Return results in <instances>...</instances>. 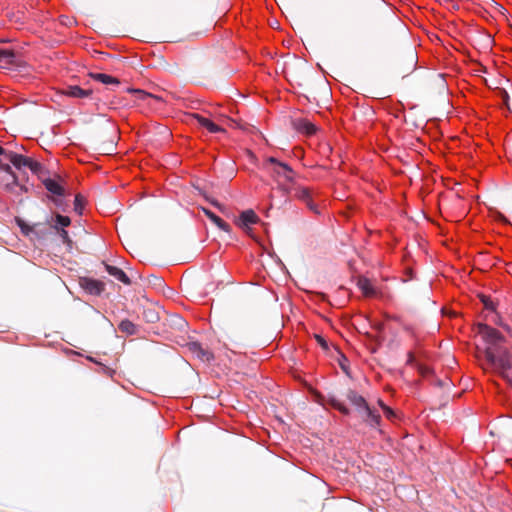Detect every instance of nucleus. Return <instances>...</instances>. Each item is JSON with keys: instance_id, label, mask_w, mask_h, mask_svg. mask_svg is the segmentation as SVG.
Instances as JSON below:
<instances>
[{"instance_id": "obj_8", "label": "nucleus", "mask_w": 512, "mask_h": 512, "mask_svg": "<svg viewBox=\"0 0 512 512\" xmlns=\"http://www.w3.org/2000/svg\"><path fill=\"white\" fill-rule=\"evenodd\" d=\"M42 183L45 186V188L53 195V196H59L63 197L65 194V189L62 186V184L53 178H45L42 179Z\"/></svg>"}, {"instance_id": "obj_37", "label": "nucleus", "mask_w": 512, "mask_h": 512, "mask_svg": "<svg viewBox=\"0 0 512 512\" xmlns=\"http://www.w3.org/2000/svg\"><path fill=\"white\" fill-rule=\"evenodd\" d=\"M378 404L382 408V410L384 411V407L387 406V405L382 400H378Z\"/></svg>"}, {"instance_id": "obj_20", "label": "nucleus", "mask_w": 512, "mask_h": 512, "mask_svg": "<svg viewBox=\"0 0 512 512\" xmlns=\"http://www.w3.org/2000/svg\"><path fill=\"white\" fill-rule=\"evenodd\" d=\"M240 220L244 226H250L256 224L259 221V217L253 210L248 209L241 213Z\"/></svg>"}, {"instance_id": "obj_27", "label": "nucleus", "mask_w": 512, "mask_h": 512, "mask_svg": "<svg viewBox=\"0 0 512 512\" xmlns=\"http://www.w3.org/2000/svg\"><path fill=\"white\" fill-rule=\"evenodd\" d=\"M50 200L54 203V205L62 210H65L64 209V205H65V202H64V199L63 197H59V196H52L50 197Z\"/></svg>"}, {"instance_id": "obj_33", "label": "nucleus", "mask_w": 512, "mask_h": 512, "mask_svg": "<svg viewBox=\"0 0 512 512\" xmlns=\"http://www.w3.org/2000/svg\"><path fill=\"white\" fill-rule=\"evenodd\" d=\"M315 338L319 345H321L324 349H328V343L321 335H315Z\"/></svg>"}, {"instance_id": "obj_9", "label": "nucleus", "mask_w": 512, "mask_h": 512, "mask_svg": "<svg viewBox=\"0 0 512 512\" xmlns=\"http://www.w3.org/2000/svg\"><path fill=\"white\" fill-rule=\"evenodd\" d=\"M64 95L72 98H87L92 94L91 89H83L78 85H69L63 91Z\"/></svg>"}, {"instance_id": "obj_40", "label": "nucleus", "mask_w": 512, "mask_h": 512, "mask_svg": "<svg viewBox=\"0 0 512 512\" xmlns=\"http://www.w3.org/2000/svg\"><path fill=\"white\" fill-rule=\"evenodd\" d=\"M341 367H342V369H343L345 372H347V370H346V364H342V363H341Z\"/></svg>"}, {"instance_id": "obj_36", "label": "nucleus", "mask_w": 512, "mask_h": 512, "mask_svg": "<svg viewBox=\"0 0 512 512\" xmlns=\"http://www.w3.org/2000/svg\"><path fill=\"white\" fill-rule=\"evenodd\" d=\"M209 201H210V203H211L213 206L218 207V208L220 207V204H219L216 200H209Z\"/></svg>"}, {"instance_id": "obj_21", "label": "nucleus", "mask_w": 512, "mask_h": 512, "mask_svg": "<svg viewBox=\"0 0 512 512\" xmlns=\"http://www.w3.org/2000/svg\"><path fill=\"white\" fill-rule=\"evenodd\" d=\"M118 328L122 333H125L126 335H135L138 331L137 326L128 319L122 320L119 323Z\"/></svg>"}, {"instance_id": "obj_22", "label": "nucleus", "mask_w": 512, "mask_h": 512, "mask_svg": "<svg viewBox=\"0 0 512 512\" xmlns=\"http://www.w3.org/2000/svg\"><path fill=\"white\" fill-rule=\"evenodd\" d=\"M10 180L7 181V183L5 184V189L8 191V192H16L15 189L17 188V186H19V180H18V177L17 175L12 171V173H6Z\"/></svg>"}, {"instance_id": "obj_3", "label": "nucleus", "mask_w": 512, "mask_h": 512, "mask_svg": "<svg viewBox=\"0 0 512 512\" xmlns=\"http://www.w3.org/2000/svg\"><path fill=\"white\" fill-rule=\"evenodd\" d=\"M477 332L488 345L487 347H500L499 344L505 341V337L497 329L487 324H478Z\"/></svg>"}, {"instance_id": "obj_25", "label": "nucleus", "mask_w": 512, "mask_h": 512, "mask_svg": "<svg viewBox=\"0 0 512 512\" xmlns=\"http://www.w3.org/2000/svg\"><path fill=\"white\" fill-rule=\"evenodd\" d=\"M85 206V201L82 195L77 194L74 199V210L77 214L81 215L83 213Z\"/></svg>"}, {"instance_id": "obj_4", "label": "nucleus", "mask_w": 512, "mask_h": 512, "mask_svg": "<svg viewBox=\"0 0 512 512\" xmlns=\"http://www.w3.org/2000/svg\"><path fill=\"white\" fill-rule=\"evenodd\" d=\"M294 196L306 204L308 209L316 214H319L320 211L318 206L312 200V192L308 187L304 186H296L293 189Z\"/></svg>"}, {"instance_id": "obj_1", "label": "nucleus", "mask_w": 512, "mask_h": 512, "mask_svg": "<svg viewBox=\"0 0 512 512\" xmlns=\"http://www.w3.org/2000/svg\"><path fill=\"white\" fill-rule=\"evenodd\" d=\"M485 357L495 369L502 373L512 367L510 353L503 347H487L485 349Z\"/></svg>"}, {"instance_id": "obj_13", "label": "nucleus", "mask_w": 512, "mask_h": 512, "mask_svg": "<svg viewBox=\"0 0 512 512\" xmlns=\"http://www.w3.org/2000/svg\"><path fill=\"white\" fill-rule=\"evenodd\" d=\"M294 126L299 132L307 135H313L316 132V126L306 119L295 120Z\"/></svg>"}, {"instance_id": "obj_17", "label": "nucleus", "mask_w": 512, "mask_h": 512, "mask_svg": "<svg viewBox=\"0 0 512 512\" xmlns=\"http://www.w3.org/2000/svg\"><path fill=\"white\" fill-rule=\"evenodd\" d=\"M90 76L92 79L99 81L105 85H119L120 84V81L117 78H115L111 75H108V74L90 73Z\"/></svg>"}, {"instance_id": "obj_39", "label": "nucleus", "mask_w": 512, "mask_h": 512, "mask_svg": "<svg viewBox=\"0 0 512 512\" xmlns=\"http://www.w3.org/2000/svg\"><path fill=\"white\" fill-rule=\"evenodd\" d=\"M341 367H342V369H343L345 372H347V370H346V364H342V363H341Z\"/></svg>"}, {"instance_id": "obj_6", "label": "nucleus", "mask_w": 512, "mask_h": 512, "mask_svg": "<svg viewBox=\"0 0 512 512\" xmlns=\"http://www.w3.org/2000/svg\"><path fill=\"white\" fill-rule=\"evenodd\" d=\"M346 398L353 406H355L360 415L369 408L365 398L358 394L355 390H348L346 393Z\"/></svg>"}, {"instance_id": "obj_28", "label": "nucleus", "mask_w": 512, "mask_h": 512, "mask_svg": "<svg viewBox=\"0 0 512 512\" xmlns=\"http://www.w3.org/2000/svg\"><path fill=\"white\" fill-rule=\"evenodd\" d=\"M416 369L422 376H427L431 373V369L420 362L417 363Z\"/></svg>"}, {"instance_id": "obj_14", "label": "nucleus", "mask_w": 512, "mask_h": 512, "mask_svg": "<svg viewBox=\"0 0 512 512\" xmlns=\"http://www.w3.org/2000/svg\"><path fill=\"white\" fill-rule=\"evenodd\" d=\"M326 403L333 407L334 409L338 410L341 414L348 416L350 415V409L341 402L338 398H336L334 395H329L325 399Z\"/></svg>"}, {"instance_id": "obj_12", "label": "nucleus", "mask_w": 512, "mask_h": 512, "mask_svg": "<svg viewBox=\"0 0 512 512\" xmlns=\"http://www.w3.org/2000/svg\"><path fill=\"white\" fill-rule=\"evenodd\" d=\"M51 220H54V224H51L50 220H47V223L55 231L59 230L60 228L65 229L71 224V219L68 216H64L59 213H56L54 217H51Z\"/></svg>"}, {"instance_id": "obj_26", "label": "nucleus", "mask_w": 512, "mask_h": 512, "mask_svg": "<svg viewBox=\"0 0 512 512\" xmlns=\"http://www.w3.org/2000/svg\"><path fill=\"white\" fill-rule=\"evenodd\" d=\"M492 321H493L496 325H498V326L502 327V328H503L504 330H506L507 332H510V331H511L510 326L503 322L502 317H501L499 314H497V313H496V314H495V316L492 318Z\"/></svg>"}, {"instance_id": "obj_29", "label": "nucleus", "mask_w": 512, "mask_h": 512, "mask_svg": "<svg viewBox=\"0 0 512 512\" xmlns=\"http://www.w3.org/2000/svg\"><path fill=\"white\" fill-rule=\"evenodd\" d=\"M56 232H57V234L59 235V237L62 239V241L64 243H70L71 242V239L69 237V234H68L67 230L60 228Z\"/></svg>"}, {"instance_id": "obj_18", "label": "nucleus", "mask_w": 512, "mask_h": 512, "mask_svg": "<svg viewBox=\"0 0 512 512\" xmlns=\"http://www.w3.org/2000/svg\"><path fill=\"white\" fill-rule=\"evenodd\" d=\"M357 285L365 296L371 297L376 294L374 286L372 285L371 281L367 278H360L358 280Z\"/></svg>"}, {"instance_id": "obj_30", "label": "nucleus", "mask_w": 512, "mask_h": 512, "mask_svg": "<svg viewBox=\"0 0 512 512\" xmlns=\"http://www.w3.org/2000/svg\"><path fill=\"white\" fill-rule=\"evenodd\" d=\"M505 150L508 158L512 161V137L506 141Z\"/></svg>"}, {"instance_id": "obj_5", "label": "nucleus", "mask_w": 512, "mask_h": 512, "mask_svg": "<svg viewBox=\"0 0 512 512\" xmlns=\"http://www.w3.org/2000/svg\"><path fill=\"white\" fill-rule=\"evenodd\" d=\"M80 286L83 288L87 293L94 296H99L105 289V284L102 281L83 277L80 278Z\"/></svg>"}, {"instance_id": "obj_16", "label": "nucleus", "mask_w": 512, "mask_h": 512, "mask_svg": "<svg viewBox=\"0 0 512 512\" xmlns=\"http://www.w3.org/2000/svg\"><path fill=\"white\" fill-rule=\"evenodd\" d=\"M202 211L204 214L221 230L228 231L230 228V225L225 222L222 218L217 216L215 213H213L211 210L207 208H202Z\"/></svg>"}, {"instance_id": "obj_24", "label": "nucleus", "mask_w": 512, "mask_h": 512, "mask_svg": "<svg viewBox=\"0 0 512 512\" xmlns=\"http://www.w3.org/2000/svg\"><path fill=\"white\" fill-rule=\"evenodd\" d=\"M480 299L486 310L496 312V303L489 296L481 295Z\"/></svg>"}, {"instance_id": "obj_15", "label": "nucleus", "mask_w": 512, "mask_h": 512, "mask_svg": "<svg viewBox=\"0 0 512 512\" xmlns=\"http://www.w3.org/2000/svg\"><path fill=\"white\" fill-rule=\"evenodd\" d=\"M326 403L333 407L334 409L338 410L341 414L348 416L350 415V409L341 402L338 398H336L334 395H329L325 399Z\"/></svg>"}, {"instance_id": "obj_35", "label": "nucleus", "mask_w": 512, "mask_h": 512, "mask_svg": "<svg viewBox=\"0 0 512 512\" xmlns=\"http://www.w3.org/2000/svg\"><path fill=\"white\" fill-rule=\"evenodd\" d=\"M155 319H158V316L155 313H151V315H149V321L153 322Z\"/></svg>"}, {"instance_id": "obj_7", "label": "nucleus", "mask_w": 512, "mask_h": 512, "mask_svg": "<svg viewBox=\"0 0 512 512\" xmlns=\"http://www.w3.org/2000/svg\"><path fill=\"white\" fill-rule=\"evenodd\" d=\"M193 117L201 127L206 128L212 134L225 132L224 128L217 125L209 118H206L200 114H194Z\"/></svg>"}, {"instance_id": "obj_34", "label": "nucleus", "mask_w": 512, "mask_h": 512, "mask_svg": "<svg viewBox=\"0 0 512 512\" xmlns=\"http://www.w3.org/2000/svg\"><path fill=\"white\" fill-rule=\"evenodd\" d=\"M17 188H19V192H17L18 194L26 193L28 191L27 187L24 185H21L20 183H19V186H17Z\"/></svg>"}, {"instance_id": "obj_32", "label": "nucleus", "mask_w": 512, "mask_h": 512, "mask_svg": "<svg viewBox=\"0 0 512 512\" xmlns=\"http://www.w3.org/2000/svg\"><path fill=\"white\" fill-rule=\"evenodd\" d=\"M417 363L419 362L416 360L414 354L412 352H409L407 355V364L416 368Z\"/></svg>"}, {"instance_id": "obj_38", "label": "nucleus", "mask_w": 512, "mask_h": 512, "mask_svg": "<svg viewBox=\"0 0 512 512\" xmlns=\"http://www.w3.org/2000/svg\"><path fill=\"white\" fill-rule=\"evenodd\" d=\"M1 161H2V163H7V161H8V160H7V159H5V157H4V156H1Z\"/></svg>"}, {"instance_id": "obj_41", "label": "nucleus", "mask_w": 512, "mask_h": 512, "mask_svg": "<svg viewBox=\"0 0 512 512\" xmlns=\"http://www.w3.org/2000/svg\"><path fill=\"white\" fill-rule=\"evenodd\" d=\"M88 359L92 362H96L92 357H88Z\"/></svg>"}, {"instance_id": "obj_2", "label": "nucleus", "mask_w": 512, "mask_h": 512, "mask_svg": "<svg viewBox=\"0 0 512 512\" xmlns=\"http://www.w3.org/2000/svg\"><path fill=\"white\" fill-rule=\"evenodd\" d=\"M266 163L272 165L270 172L273 175V177L277 179H283L291 183L294 182L295 171L292 169L290 165L279 161L275 157H269L266 160Z\"/></svg>"}, {"instance_id": "obj_31", "label": "nucleus", "mask_w": 512, "mask_h": 512, "mask_svg": "<svg viewBox=\"0 0 512 512\" xmlns=\"http://www.w3.org/2000/svg\"><path fill=\"white\" fill-rule=\"evenodd\" d=\"M383 412L389 420H392L396 417L395 411L392 408H390L389 406H385Z\"/></svg>"}, {"instance_id": "obj_19", "label": "nucleus", "mask_w": 512, "mask_h": 512, "mask_svg": "<svg viewBox=\"0 0 512 512\" xmlns=\"http://www.w3.org/2000/svg\"><path fill=\"white\" fill-rule=\"evenodd\" d=\"M0 62L7 66L16 64V54L10 49H0Z\"/></svg>"}, {"instance_id": "obj_23", "label": "nucleus", "mask_w": 512, "mask_h": 512, "mask_svg": "<svg viewBox=\"0 0 512 512\" xmlns=\"http://www.w3.org/2000/svg\"><path fill=\"white\" fill-rule=\"evenodd\" d=\"M191 351L197 354V356L201 359L209 360L210 353L205 351L199 343L193 342L190 345Z\"/></svg>"}, {"instance_id": "obj_10", "label": "nucleus", "mask_w": 512, "mask_h": 512, "mask_svg": "<svg viewBox=\"0 0 512 512\" xmlns=\"http://www.w3.org/2000/svg\"><path fill=\"white\" fill-rule=\"evenodd\" d=\"M103 265L105 267L106 272L109 275L113 276L116 280L122 282L125 285H129L131 283L130 278L122 269L107 263H103Z\"/></svg>"}, {"instance_id": "obj_11", "label": "nucleus", "mask_w": 512, "mask_h": 512, "mask_svg": "<svg viewBox=\"0 0 512 512\" xmlns=\"http://www.w3.org/2000/svg\"><path fill=\"white\" fill-rule=\"evenodd\" d=\"M362 417L364 421L371 427V428H378L381 424V416L378 412L371 409L370 407L365 410L362 414Z\"/></svg>"}]
</instances>
